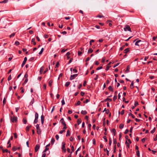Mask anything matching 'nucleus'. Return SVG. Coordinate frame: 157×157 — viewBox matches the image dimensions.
<instances>
[{
  "mask_svg": "<svg viewBox=\"0 0 157 157\" xmlns=\"http://www.w3.org/2000/svg\"><path fill=\"white\" fill-rule=\"evenodd\" d=\"M10 118L11 121L13 123L16 122L17 120V117L14 115H13V117L10 116Z\"/></svg>",
  "mask_w": 157,
  "mask_h": 157,
  "instance_id": "f257e3e1",
  "label": "nucleus"
},
{
  "mask_svg": "<svg viewBox=\"0 0 157 157\" xmlns=\"http://www.w3.org/2000/svg\"><path fill=\"white\" fill-rule=\"evenodd\" d=\"M36 132L37 133V134L38 135H40L41 132V130L40 128L39 127V124H37L36 126Z\"/></svg>",
  "mask_w": 157,
  "mask_h": 157,
  "instance_id": "f03ea898",
  "label": "nucleus"
},
{
  "mask_svg": "<svg viewBox=\"0 0 157 157\" xmlns=\"http://www.w3.org/2000/svg\"><path fill=\"white\" fill-rule=\"evenodd\" d=\"M124 29L125 31H126L127 30L131 32H132L131 28L130 26L128 25H126L125 26V27L124 28Z\"/></svg>",
  "mask_w": 157,
  "mask_h": 157,
  "instance_id": "7ed1b4c3",
  "label": "nucleus"
},
{
  "mask_svg": "<svg viewBox=\"0 0 157 157\" xmlns=\"http://www.w3.org/2000/svg\"><path fill=\"white\" fill-rule=\"evenodd\" d=\"M62 149L63 152L65 153L66 152V149L65 148V144L64 142L62 143Z\"/></svg>",
  "mask_w": 157,
  "mask_h": 157,
  "instance_id": "20e7f679",
  "label": "nucleus"
},
{
  "mask_svg": "<svg viewBox=\"0 0 157 157\" xmlns=\"http://www.w3.org/2000/svg\"><path fill=\"white\" fill-rule=\"evenodd\" d=\"M78 75V74H76L73 75H72L71 76L70 79V80H72L75 79V78L77 77Z\"/></svg>",
  "mask_w": 157,
  "mask_h": 157,
  "instance_id": "39448f33",
  "label": "nucleus"
},
{
  "mask_svg": "<svg viewBox=\"0 0 157 157\" xmlns=\"http://www.w3.org/2000/svg\"><path fill=\"white\" fill-rule=\"evenodd\" d=\"M40 147V145L39 144H37L36 145L35 148V152H37Z\"/></svg>",
  "mask_w": 157,
  "mask_h": 157,
  "instance_id": "423d86ee",
  "label": "nucleus"
},
{
  "mask_svg": "<svg viewBox=\"0 0 157 157\" xmlns=\"http://www.w3.org/2000/svg\"><path fill=\"white\" fill-rule=\"evenodd\" d=\"M50 145V144H49L45 146V148L44 150L43 151V153H45L49 149L48 148H47V147H48Z\"/></svg>",
  "mask_w": 157,
  "mask_h": 157,
  "instance_id": "0eeeda50",
  "label": "nucleus"
},
{
  "mask_svg": "<svg viewBox=\"0 0 157 157\" xmlns=\"http://www.w3.org/2000/svg\"><path fill=\"white\" fill-rule=\"evenodd\" d=\"M27 60V58L26 57H25V58L24 59V61L22 64L21 65V67H23V66L25 65V64L26 61Z\"/></svg>",
  "mask_w": 157,
  "mask_h": 157,
  "instance_id": "6e6552de",
  "label": "nucleus"
},
{
  "mask_svg": "<svg viewBox=\"0 0 157 157\" xmlns=\"http://www.w3.org/2000/svg\"><path fill=\"white\" fill-rule=\"evenodd\" d=\"M20 149V147H16L14 146L12 147V149L13 151H15L17 150H19Z\"/></svg>",
  "mask_w": 157,
  "mask_h": 157,
  "instance_id": "1a4fd4ad",
  "label": "nucleus"
},
{
  "mask_svg": "<svg viewBox=\"0 0 157 157\" xmlns=\"http://www.w3.org/2000/svg\"><path fill=\"white\" fill-rule=\"evenodd\" d=\"M111 62H110L107 65V67H106V68L105 69V70L106 71H108L109 69V67H110V63H111Z\"/></svg>",
  "mask_w": 157,
  "mask_h": 157,
  "instance_id": "9d476101",
  "label": "nucleus"
},
{
  "mask_svg": "<svg viewBox=\"0 0 157 157\" xmlns=\"http://www.w3.org/2000/svg\"><path fill=\"white\" fill-rule=\"evenodd\" d=\"M130 69V66L129 65H128L126 69L125 70L126 73H128L129 72V70Z\"/></svg>",
  "mask_w": 157,
  "mask_h": 157,
  "instance_id": "9b49d317",
  "label": "nucleus"
},
{
  "mask_svg": "<svg viewBox=\"0 0 157 157\" xmlns=\"http://www.w3.org/2000/svg\"><path fill=\"white\" fill-rule=\"evenodd\" d=\"M53 83V80H51L49 81V82H48V85L49 86L51 87L52 86Z\"/></svg>",
  "mask_w": 157,
  "mask_h": 157,
  "instance_id": "f8f14e48",
  "label": "nucleus"
},
{
  "mask_svg": "<svg viewBox=\"0 0 157 157\" xmlns=\"http://www.w3.org/2000/svg\"><path fill=\"white\" fill-rule=\"evenodd\" d=\"M112 101V99H111L107 98L105 99L104 101H101V102H103L104 101H109L110 102L111 101Z\"/></svg>",
  "mask_w": 157,
  "mask_h": 157,
  "instance_id": "ddd939ff",
  "label": "nucleus"
},
{
  "mask_svg": "<svg viewBox=\"0 0 157 157\" xmlns=\"http://www.w3.org/2000/svg\"><path fill=\"white\" fill-rule=\"evenodd\" d=\"M141 42V41L140 40H137L135 43V45L136 46H139V44L138 43Z\"/></svg>",
  "mask_w": 157,
  "mask_h": 157,
  "instance_id": "4468645a",
  "label": "nucleus"
},
{
  "mask_svg": "<svg viewBox=\"0 0 157 157\" xmlns=\"http://www.w3.org/2000/svg\"><path fill=\"white\" fill-rule=\"evenodd\" d=\"M129 51V48H127L124 50V53L125 54L127 53Z\"/></svg>",
  "mask_w": 157,
  "mask_h": 157,
  "instance_id": "2eb2a0df",
  "label": "nucleus"
},
{
  "mask_svg": "<svg viewBox=\"0 0 157 157\" xmlns=\"http://www.w3.org/2000/svg\"><path fill=\"white\" fill-rule=\"evenodd\" d=\"M81 113L83 115H86L87 114V112L86 110H82Z\"/></svg>",
  "mask_w": 157,
  "mask_h": 157,
  "instance_id": "dca6fc26",
  "label": "nucleus"
},
{
  "mask_svg": "<svg viewBox=\"0 0 157 157\" xmlns=\"http://www.w3.org/2000/svg\"><path fill=\"white\" fill-rule=\"evenodd\" d=\"M108 89L109 90L111 91L112 92L113 91V88L111 86H109L108 87Z\"/></svg>",
  "mask_w": 157,
  "mask_h": 157,
  "instance_id": "f3484780",
  "label": "nucleus"
},
{
  "mask_svg": "<svg viewBox=\"0 0 157 157\" xmlns=\"http://www.w3.org/2000/svg\"><path fill=\"white\" fill-rule=\"evenodd\" d=\"M31 125H30L29 126H27L26 128V130L27 132H28L29 131V128H30L31 127Z\"/></svg>",
  "mask_w": 157,
  "mask_h": 157,
  "instance_id": "a211bd4d",
  "label": "nucleus"
},
{
  "mask_svg": "<svg viewBox=\"0 0 157 157\" xmlns=\"http://www.w3.org/2000/svg\"><path fill=\"white\" fill-rule=\"evenodd\" d=\"M71 135L70 131L69 130H68L67 131V134L66 135V136H70Z\"/></svg>",
  "mask_w": 157,
  "mask_h": 157,
  "instance_id": "6ab92c4d",
  "label": "nucleus"
},
{
  "mask_svg": "<svg viewBox=\"0 0 157 157\" xmlns=\"http://www.w3.org/2000/svg\"><path fill=\"white\" fill-rule=\"evenodd\" d=\"M71 83V82H67L65 84V86L66 87H67L69 86Z\"/></svg>",
  "mask_w": 157,
  "mask_h": 157,
  "instance_id": "aec40b11",
  "label": "nucleus"
},
{
  "mask_svg": "<svg viewBox=\"0 0 157 157\" xmlns=\"http://www.w3.org/2000/svg\"><path fill=\"white\" fill-rule=\"evenodd\" d=\"M82 122V120L81 118H78L77 121V123L78 125H79Z\"/></svg>",
  "mask_w": 157,
  "mask_h": 157,
  "instance_id": "412c9836",
  "label": "nucleus"
},
{
  "mask_svg": "<svg viewBox=\"0 0 157 157\" xmlns=\"http://www.w3.org/2000/svg\"><path fill=\"white\" fill-rule=\"evenodd\" d=\"M27 121L26 117H24L23 119V123L24 124H25L27 123Z\"/></svg>",
  "mask_w": 157,
  "mask_h": 157,
  "instance_id": "4be33fe9",
  "label": "nucleus"
},
{
  "mask_svg": "<svg viewBox=\"0 0 157 157\" xmlns=\"http://www.w3.org/2000/svg\"><path fill=\"white\" fill-rule=\"evenodd\" d=\"M112 132L113 133V135L115 136L116 134V130L115 128H113L112 130Z\"/></svg>",
  "mask_w": 157,
  "mask_h": 157,
  "instance_id": "5701e85b",
  "label": "nucleus"
},
{
  "mask_svg": "<svg viewBox=\"0 0 157 157\" xmlns=\"http://www.w3.org/2000/svg\"><path fill=\"white\" fill-rule=\"evenodd\" d=\"M93 52V50H92L91 48H90L88 50L87 53H92Z\"/></svg>",
  "mask_w": 157,
  "mask_h": 157,
  "instance_id": "b1692460",
  "label": "nucleus"
},
{
  "mask_svg": "<svg viewBox=\"0 0 157 157\" xmlns=\"http://www.w3.org/2000/svg\"><path fill=\"white\" fill-rule=\"evenodd\" d=\"M55 141V140L54 138H52L51 139V143L52 145H53Z\"/></svg>",
  "mask_w": 157,
  "mask_h": 157,
  "instance_id": "393cba45",
  "label": "nucleus"
},
{
  "mask_svg": "<svg viewBox=\"0 0 157 157\" xmlns=\"http://www.w3.org/2000/svg\"><path fill=\"white\" fill-rule=\"evenodd\" d=\"M125 144H126V147L127 148H129L130 147V145L128 143L127 141H126L125 142Z\"/></svg>",
  "mask_w": 157,
  "mask_h": 157,
  "instance_id": "a878e982",
  "label": "nucleus"
},
{
  "mask_svg": "<svg viewBox=\"0 0 157 157\" xmlns=\"http://www.w3.org/2000/svg\"><path fill=\"white\" fill-rule=\"evenodd\" d=\"M134 82H132L131 84L130 85V87L131 89H132L134 88V86H133Z\"/></svg>",
  "mask_w": 157,
  "mask_h": 157,
  "instance_id": "bb28decb",
  "label": "nucleus"
},
{
  "mask_svg": "<svg viewBox=\"0 0 157 157\" xmlns=\"http://www.w3.org/2000/svg\"><path fill=\"white\" fill-rule=\"evenodd\" d=\"M34 98H33L30 103V105H32L33 104L34 102Z\"/></svg>",
  "mask_w": 157,
  "mask_h": 157,
  "instance_id": "cd10ccee",
  "label": "nucleus"
},
{
  "mask_svg": "<svg viewBox=\"0 0 157 157\" xmlns=\"http://www.w3.org/2000/svg\"><path fill=\"white\" fill-rule=\"evenodd\" d=\"M124 127V124H120L119 126V128L120 129H122Z\"/></svg>",
  "mask_w": 157,
  "mask_h": 157,
  "instance_id": "c85d7f7f",
  "label": "nucleus"
},
{
  "mask_svg": "<svg viewBox=\"0 0 157 157\" xmlns=\"http://www.w3.org/2000/svg\"><path fill=\"white\" fill-rule=\"evenodd\" d=\"M44 67H42L40 69V74H41L42 73V72L43 71V70H44Z\"/></svg>",
  "mask_w": 157,
  "mask_h": 157,
  "instance_id": "c756f323",
  "label": "nucleus"
},
{
  "mask_svg": "<svg viewBox=\"0 0 157 157\" xmlns=\"http://www.w3.org/2000/svg\"><path fill=\"white\" fill-rule=\"evenodd\" d=\"M113 143L115 145L117 144V140L116 138H113Z\"/></svg>",
  "mask_w": 157,
  "mask_h": 157,
  "instance_id": "7c9ffc66",
  "label": "nucleus"
},
{
  "mask_svg": "<svg viewBox=\"0 0 157 157\" xmlns=\"http://www.w3.org/2000/svg\"><path fill=\"white\" fill-rule=\"evenodd\" d=\"M144 45H145L146 46L144 47V48H146L147 47V45H148V43L147 42H145L144 43Z\"/></svg>",
  "mask_w": 157,
  "mask_h": 157,
  "instance_id": "2f4dec72",
  "label": "nucleus"
},
{
  "mask_svg": "<svg viewBox=\"0 0 157 157\" xmlns=\"http://www.w3.org/2000/svg\"><path fill=\"white\" fill-rule=\"evenodd\" d=\"M38 113L37 112H36L35 114V118L38 119Z\"/></svg>",
  "mask_w": 157,
  "mask_h": 157,
  "instance_id": "473e14b6",
  "label": "nucleus"
},
{
  "mask_svg": "<svg viewBox=\"0 0 157 157\" xmlns=\"http://www.w3.org/2000/svg\"><path fill=\"white\" fill-rule=\"evenodd\" d=\"M44 50V48H42L41 49V50H40V52H39V54H40V55L41 54H42V53H43V51Z\"/></svg>",
  "mask_w": 157,
  "mask_h": 157,
  "instance_id": "72a5a7b5",
  "label": "nucleus"
},
{
  "mask_svg": "<svg viewBox=\"0 0 157 157\" xmlns=\"http://www.w3.org/2000/svg\"><path fill=\"white\" fill-rule=\"evenodd\" d=\"M128 115L129 116H131L133 118H135V117L133 115V114H132L131 113H129L128 114Z\"/></svg>",
  "mask_w": 157,
  "mask_h": 157,
  "instance_id": "f704fd0d",
  "label": "nucleus"
},
{
  "mask_svg": "<svg viewBox=\"0 0 157 157\" xmlns=\"http://www.w3.org/2000/svg\"><path fill=\"white\" fill-rule=\"evenodd\" d=\"M15 44L17 46H18L20 44V43L18 41H16L15 42Z\"/></svg>",
  "mask_w": 157,
  "mask_h": 157,
  "instance_id": "c9c22d12",
  "label": "nucleus"
},
{
  "mask_svg": "<svg viewBox=\"0 0 157 157\" xmlns=\"http://www.w3.org/2000/svg\"><path fill=\"white\" fill-rule=\"evenodd\" d=\"M59 62H57L56 63V66L55 67V68H58L59 67Z\"/></svg>",
  "mask_w": 157,
  "mask_h": 157,
  "instance_id": "e433bc0d",
  "label": "nucleus"
},
{
  "mask_svg": "<svg viewBox=\"0 0 157 157\" xmlns=\"http://www.w3.org/2000/svg\"><path fill=\"white\" fill-rule=\"evenodd\" d=\"M139 105L137 101H135L134 103V106L136 107Z\"/></svg>",
  "mask_w": 157,
  "mask_h": 157,
  "instance_id": "4c0bfd02",
  "label": "nucleus"
},
{
  "mask_svg": "<svg viewBox=\"0 0 157 157\" xmlns=\"http://www.w3.org/2000/svg\"><path fill=\"white\" fill-rule=\"evenodd\" d=\"M155 127H154L153 129L151 131V133L152 134H153L155 131Z\"/></svg>",
  "mask_w": 157,
  "mask_h": 157,
  "instance_id": "58836bf2",
  "label": "nucleus"
},
{
  "mask_svg": "<svg viewBox=\"0 0 157 157\" xmlns=\"http://www.w3.org/2000/svg\"><path fill=\"white\" fill-rule=\"evenodd\" d=\"M102 65H101V66H100V67H97L96 69V70H99L101 69L102 68Z\"/></svg>",
  "mask_w": 157,
  "mask_h": 157,
  "instance_id": "ea45409f",
  "label": "nucleus"
},
{
  "mask_svg": "<svg viewBox=\"0 0 157 157\" xmlns=\"http://www.w3.org/2000/svg\"><path fill=\"white\" fill-rule=\"evenodd\" d=\"M60 122H61V124L65 123V122L64 121V119L63 118L61 119L60 120Z\"/></svg>",
  "mask_w": 157,
  "mask_h": 157,
  "instance_id": "a19ab883",
  "label": "nucleus"
},
{
  "mask_svg": "<svg viewBox=\"0 0 157 157\" xmlns=\"http://www.w3.org/2000/svg\"><path fill=\"white\" fill-rule=\"evenodd\" d=\"M8 1V0H4L3 1H2L0 2V3H7Z\"/></svg>",
  "mask_w": 157,
  "mask_h": 157,
  "instance_id": "79ce46f5",
  "label": "nucleus"
},
{
  "mask_svg": "<svg viewBox=\"0 0 157 157\" xmlns=\"http://www.w3.org/2000/svg\"><path fill=\"white\" fill-rule=\"evenodd\" d=\"M105 57H103L101 59V62L103 63H104V62H105Z\"/></svg>",
  "mask_w": 157,
  "mask_h": 157,
  "instance_id": "37998d69",
  "label": "nucleus"
},
{
  "mask_svg": "<svg viewBox=\"0 0 157 157\" xmlns=\"http://www.w3.org/2000/svg\"><path fill=\"white\" fill-rule=\"evenodd\" d=\"M136 155L137 156H138V157L140 156V151L139 150L137 151H136Z\"/></svg>",
  "mask_w": 157,
  "mask_h": 157,
  "instance_id": "c03bdc74",
  "label": "nucleus"
},
{
  "mask_svg": "<svg viewBox=\"0 0 157 157\" xmlns=\"http://www.w3.org/2000/svg\"><path fill=\"white\" fill-rule=\"evenodd\" d=\"M73 60V58H71L69 60V61L68 63V64H69L70 63L72 62Z\"/></svg>",
  "mask_w": 157,
  "mask_h": 157,
  "instance_id": "a18cd8bd",
  "label": "nucleus"
},
{
  "mask_svg": "<svg viewBox=\"0 0 157 157\" xmlns=\"http://www.w3.org/2000/svg\"><path fill=\"white\" fill-rule=\"evenodd\" d=\"M117 96L116 95H115L114 96L113 98V101H115V100L117 99Z\"/></svg>",
  "mask_w": 157,
  "mask_h": 157,
  "instance_id": "49530a36",
  "label": "nucleus"
},
{
  "mask_svg": "<svg viewBox=\"0 0 157 157\" xmlns=\"http://www.w3.org/2000/svg\"><path fill=\"white\" fill-rule=\"evenodd\" d=\"M125 47V45H123L120 48V50L121 51H122L124 49V47Z\"/></svg>",
  "mask_w": 157,
  "mask_h": 157,
  "instance_id": "de8ad7c7",
  "label": "nucleus"
},
{
  "mask_svg": "<svg viewBox=\"0 0 157 157\" xmlns=\"http://www.w3.org/2000/svg\"><path fill=\"white\" fill-rule=\"evenodd\" d=\"M41 121H44V117L43 115H42L41 117Z\"/></svg>",
  "mask_w": 157,
  "mask_h": 157,
  "instance_id": "09e8293b",
  "label": "nucleus"
},
{
  "mask_svg": "<svg viewBox=\"0 0 157 157\" xmlns=\"http://www.w3.org/2000/svg\"><path fill=\"white\" fill-rule=\"evenodd\" d=\"M103 138L105 140V141L106 142H107L108 141V140L107 139V137L105 136H104L103 137Z\"/></svg>",
  "mask_w": 157,
  "mask_h": 157,
  "instance_id": "8fccbe9b",
  "label": "nucleus"
},
{
  "mask_svg": "<svg viewBox=\"0 0 157 157\" xmlns=\"http://www.w3.org/2000/svg\"><path fill=\"white\" fill-rule=\"evenodd\" d=\"M90 101V100L88 99H86L85 101H83V103H86Z\"/></svg>",
  "mask_w": 157,
  "mask_h": 157,
  "instance_id": "3c124183",
  "label": "nucleus"
},
{
  "mask_svg": "<svg viewBox=\"0 0 157 157\" xmlns=\"http://www.w3.org/2000/svg\"><path fill=\"white\" fill-rule=\"evenodd\" d=\"M2 151L3 153L7 152L8 151V150L7 149H6L5 150L3 149Z\"/></svg>",
  "mask_w": 157,
  "mask_h": 157,
  "instance_id": "603ef678",
  "label": "nucleus"
},
{
  "mask_svg": "<svg viewBox=\"0 0 157 157\" xmlns=\"http://www.w3.org/2000/svg\"><path fill=\"white\" fill-rule=\"evenodd\" d=\"M82 53V52L80 51H78V56H80Z\"/></svg>",
  "mask_w": 157,
  "mask_h": 157,
  "instance_id": "864d4df0",
  "label": "nucleus"
},
{
  "mask_svg": "<svg viewBox=\"0 0 157 157\" xmlns=\"http://www.w3.org/2000/svg\"><path fill=\"white\" fill-rule=\"evenodd\" d=\"M6 99L5 98H4L3 99V105H4L5 104H6Z\"/></svg>",
  "mask_w": 157,
  "mask_h": 157,
  "instance_id": "5fc2aeb1",
  "label": "nucleus"
},
{
  "mask_svg": "<svg viewBox=\"0 0 157 157\" xmlns=\"http://www.w3.org/2000/svg\"><path fill=\"white\" fill-rule=\"evenodd\" d=\"M67 49H62L61 51V52L62 53H63L65 52V51H67Z\"/></svg>",
  "mask_w": 157,
  "mask_h": 157,
  "instance_id": "6e6d98bb",
  "label": "nucleus"
},
{
  "mask_svg": "<svg viewBox=\"0 0 157 157\" xmlns=\"http://www.w3.org/2000/svg\"><path fill=\"white\" fill-rule=\"evenodd\" d=\"M15 35V33H12L11 35H10V38L11 37H13Z\"/></svg>",
  "mask_w": 157,
  "mask_h": 157,
  "instance_id": "4d7b16f0",
  "label": "nucleus"
},
{
  "mask_svg": "<svg viewBox=\"0 0 157 157\" xmlns=\"http://www.w3.org/2000/svg\"><path fill=\"white\" fill-rule=\"evenodd\" d=\"M34 59V57H31V58H30L29 59V61H32Z\"/></svg>",
  "mask_w": 157,
  "mask_h": 157,
  "instance_id": "13d9d810",
  "label": "nucleus"
},
{
  "mask_svg": "<svg viewBox=\"0 0 157 157\" xmlns=\"http://www.w3.org/2000/svg\"><path fill=\"white\" fill-rule=\"evenodd\" d=\"M65 130H60L59 131V133L60 134H62L63 132H65Z\"/></svg>",
  "mask_w": 157,
  "mask_h": 157,
  "instance_id": "bf43d9fd",
  "label": "nucleus"
},
{
  "mask_svg": "<svg viewBox=\"0 0 157 157\" xmlns=\"http://www.w3.org/2000/svg\"><path fill=\"white\" fill-rule=\"evenodd\" d=\"M71 150L72 152H74L75 151L74 148L73 146H71Z\"/></svg>",
  "mask_w": 157,
  "mask_h": 157,
  "instance_id": "052dcab7",
  "label": "nucleus"
},
{
  "mask_svg": "<svg viewBox=\"0 0 157 157\" xmlns=\"http://www.w3.org/2000/svg\"><path fill=\"white\" fill-rule=\"evenodd\" d=\"M38 119L35 118L33 122L34 124L38 122Z\"/></svg>",
  "mask_w": 157,
  "mask_h": 157,
  "instance_id": "680f3d73",
  "label": "nucleus"
},
{
  "mask_svg": "<svg viewBox=\"0 0 157 157\" xmlns=\"http://www.w3.org/2000/svg\"><path fill=\"white\" fill-rule=\"evenodd\" d=\"M61 103L62 105H63L65 104V103L64 101V100L63 99V100L61 101Z\"/></svg>",
  "mask_w": 157,
  "mask_h": 157,
  "instance_id": "e2e57ef3",
  "label": "nucleus"
},
{
  "mask_svg": "<svg viewBox=\"0 0 157 157\" xmlns=\"http://www.w3.org/2000/svg\"><path fill=\"white\" fill-rule=\"evenodd\" d=\"M55 137L56 138V140H58L59 138V136L58 135H56L55 136Z\"/></svg>",
  "mask_w": 157,
  "mask_h": 157,
  "instance_id": "0e129e2a",
  "label": "nucleus"
},
{
  "mask_svg": "<svg viewBox=\"0 0 157 157\" xmlns=\"http://www.w3.org/2000/svg\"><path fill=\"white\" fill-rule=\"evenodd\" d=\"M149 78L150 79H152L154 78L155 76H149Z\"/></svg>",
  "mask_w": 157,
  "mask_h": 157,
  "instance_id": "69168bd1",
  "label": "nucleus"
},
{
  "mask_svg": "<svg viewBox=\"0 0 157 157\" xmlns=\"http://www.w3.org/2000/svg\"><path fill=\"white\" fill-rule=\"evenodd\" d=\"M13 135H14V138L15 139L17 138V135L16 133H13Z\"/></svg>",
  "mask_w": 157,
  "mask_h": 157,
  "instance_id": "338daca9",
  "label": "nucleus"
},
{
  "mask_svg": "<svg viewBox=\"0 0 157 157\" xmlns=\"http://www.w3.org/2000/svg\"><path fill=\"white\" fill-rule=\"evenodd\" d=\"M11 75H9L8 77V81H10V80L11 79Z\"/></svg>",
  "mask_w": 157,
  "mask_h": 157,
  "instance_id": "774afa93",
  "label": "nucleus"
}]
</instances>
